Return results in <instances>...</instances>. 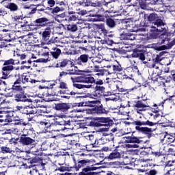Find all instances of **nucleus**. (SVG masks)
Segmentation results:
<instances>
[{"label": "nucleus", "instance_id": "obj_12", "mask_svg": "<svg viewBox=\"0 0 175 175\" xmlns=\"http://www.w3.org/2000/svg\"><path fill=\"white\" fill-rule=\"evenodd\" d=\"M40 35H42L44 40H49L50 39V35H51V29L47 27L44 31L40 32Z\"/></svg>", "mask_w": 175, "mask_h": 175}, {"label": "nucleus", "instance_id": "obj_55", "mask_svg": "<svg viewBox=\"0 0 175 175\" xmlns=\"http://www.w3.org/2000/svg\"><path fill=\"white\" fill-rule=\"evenodd\" d=\"M68 75H77V71L75 70H69L67 71Z\"/></svg>", "mask_w": 175, "mask_h": 175}, {"label": "nucleus", "instance_id": "obj_22", "mask_svg": "<svg viewBox=\"0 0 175 175\" xmlns=\"http://www.w3.org/2000/svg\"><path fill=\"white\" fill-rule=\"evenodd\" d=\"M15 100H16V102H27V100H28V98H27V96H25V95H24V94L23 93H18L16 94V95L15 96Z\"/></svg>", "mask_w": 175, "mask_h": 175}, {"label": "nucleus", "instance_id": "obj_20", "mask_svg": "<svg viewBox=\"0 0 175 175\" xmlns=\"http://www.w3.org/2000/svg\"><path fill=\"white\" fill-rule=\"evenodd\" d=\"M95 94L96 96H102L105 94V87L96 85L95 88Z\"/></svg>", "mask_w": 175, "mask_h": 175}, {"label": "nucleus", "instance_id": "obj_61", "mask_svg": "<svg viewBox=\"0 0 175 175\" xmlns=\"http://www.w3.org/2000/svg\"><path fill=\"white\" fill-rule=\"evenodd\" d=\"M64 76H68V71H63L59 72V77H64Z\"/></svg>", "mask_w": 175, "mask_h": 175}, {"label": "nucleus", "instance_id": "obj_32", "mask_svg": "<svg viewBox=\"0 0 175 175\" xmlns=\"http://www.w3.org/2000/svg\"><path fill=\"white\" fill-rule=\"evenodd\" d=\"M106 24L109 28H114L116 27V21L112 18L107 19Z\"/></svg>", "mask_w": 175, "mask_h": 175}, {"label": "nucleus", "instance_id": "obj_19", "mask_svg": "<svg viewBox=\"0 0 175 175\" xmlns=\"http://www.w3.org/2000/svg\"><path fill=\"white\" fill-rule=\"evenodd\" d=\"M34 113L33 114H42L46 112V107L44 105H38L37 108L33 109Z\"/></svg>", "mask_w": 175, "mask_h": 175}, {"label": "nucleus", "instance_id": "obj_14", "mask_svg": "<svg viewBox=\"0 0 175 175\" xmlns=\"http://www.w3.org/2000/svg\"><path fill=\"white\" fill-rule=\"evenodd\" d=\"M120 39L122 40H135V35L131 33H122L120 34Z\"/></svg>", "mask_w": 175, "mask_h": 175}, {"label": "nucleus", "instance_id": "obj_53", "mask_svg": "<svg viewBox=\"0 0 175 175\" xmlns=\"http://www.w3.org/2000/svg\"><path fill=\"white\" fill-rule=\"evenodd\" d=\"M101 31L104 34L105 38H107V33H109V31H107L105 27H101Z\"/></svg>", "mask_w": 175, "mask_h": 175}, {"label": "nucleus", "instance_id": "obj_64", "mask_svg": "<svg viewBox=\"0 0 175 175\" xmlns=\"http://www.w3.org/2000/svg\"><path fill=\"white\" fill-rule=\"evenodd\" d=\"M8 91H10L9 92H8L5 96L8 97H12L13 96V92H12L11 90H8Z\"/></svg>", "mask_w": 175, "mask_h": 175}, {"label": "nucleus", "instance_id": "obj_13", "mask_svg": "<svg viewBox=\"0 0 175 175\" xmlns=\"http://www.w3.org/2000/svg\"><path fill=\"white\" fill-rule=\"evenodd\" d=\"M95 105H96V101H83L78 103L77 105L78 107H94Z\"/></svg>", "mask_w": 175, "mask_h": 175}, {"label": "nucleus", "instance_id": "obj_1", "mask_svg": "<svg viewBox=\"0 0 175 175\" xmlns=\"http://www.w3.org/2000/svg\"><path fill=\"white\" fill-rule=\"evenodd\" d=\"M71 81L73 83V87H75V88H79V90H81L83 88H92V85H83V84H79V83H85L88 84H94L95 83V79L93 77H71Z\"/></svg>", "mask_w": 175, "mask_h": 175}, {"label": "nucleus", "instance_id": "obj_37", "mask_svg": "<svg viewBox=\"0 0 175 175\" xmlns=\"http://www.w3.org/2000/svg\"><path fill=\"white\" fill-rule=\"evenodd\" d=\"M68 31H70L71 32H76L77 31V25H68L67 26Z\"/></svg>", "mask_w": 175, "mask_h": 175}, {"label": "nucleus", "instance_id": "obj_29", "mask_svg": "<svg viewBox=\"0 0 175 175\" xmlns=\"http://www.w3.org/2000/svg\"><path fill=\"white\" fill-rule=\"evenodd\" d=\"M0 148L2 154H12V152H14L13 150L8 146H1Z\"/></svg>", "mask_w": 175, "mask_h": 175}, {"label": "nucleus", "instance_id": "obj_46", "mask_svg": "<svg viewBox=\"0 0 175 175\" xmlns=\"http://www.w3.org/2000/svg\"><path fill=\"white\" fill-rule=\"evenodd\" d=\"M59 88H61L62 90H68V84L64 81H61L59 83Z\"/></svg>", "mask_w": 175, "mask_h": 175}, {"label": "nucleus", "instance_id": "obj_60", "mask_svg": "<svg viewBox=\"0 0 175 175\" xmlns=\"http://www.w3.org/2000/svg\"><path fill=\"white\" fill-rule=\"evenodd\" d=\"M56 126H57V129L55 130L56 132H59L60 131H64V128H61V124H57Z\"/></svg>", "mask_w": 175, "mask_h": 175}, {"label": "nucleus", "instance_id": "obj_33", "mask_svg": "<svg viewBox=\"0 0 175 175\" xmlns=\"http://www.w3.org/2000/svg\"><path fill=\"white\" fill-rule=\"evenodd\" d=\"M23 129L22 126H17L16 128H12L11 129V132H12V133H14V135H21V130Z\"/></svg>", "mask_w": 175, "mask_h": 175}, {"label": "nucleus", "instance_id": "obj_24", "mask_svg": "<svg viewBox=\"0 0 175 175\" xmlns=\"http://www.w3.org/2000/svg\"><path fill=\"white\" fill-rule=\"evenodd\" d=\"M126 143H130V144H140L141 140L135 136H131L129 138V140H126Z\"/></svg>", "mask_w": 175, "mask_h": 175}, {"label": "nucleus", "instance_id": "obj_52", "mask_svg": "<svg viewBox=\"0 0 175 175\" xmlns=\"http://www.w3.org/2000/svg\"><path fill=\"white\" fill-rule=\"evenodd\" d=\"M47 3L50 8H53L55 5V1L54 0H48Z\"/></svg>", "mask_w": 175, "mask_h": 175}, {"label": "nucleus", "instance_id": "obj_17", "mask_svg": "<svg viewBox=\"0 0 175 175\" xmlns=\"http://www.w3.org/2000/svg\"><path fill=\"white\" fill-rule=\"evenodd\" d=\"M161 136L163 137L164 140L167 142V143H173V142L175 140V138L173 135L166 133H161Z\"/></svg>", "mask_w": 175, "mask_h": 175}, {"label": "nucleus", "instance_id": "obj_7", "mask_svg": "<svg viewBox=\"0 0 175 175\" xmlns=\"http://www.w3.org/2000/svg\"><path fill=\"white\" fill-rule=\"evenodd\" d=\"M16 110L21 111L23 114H33L35 111L29 106H16Z\"/></svg>", "mask_w": 175, "mask_h": 175}, {"label": "nucleus", "instance_id": "obj_21", "mask_svg": "<svg viewBox=\"0 0 175 175\" xmlns=\"http://www.w3.org/2000/svg\"><path fill=\"white\" fill-rule=\"evenodd\" d=\"M87 139L90 141L92 147H98V141H96V138L93 135H89L87 137Z\"/></svg>", "mask_w": 175, "mask_h": 175}, {"label": "nucleus", "instance_id": "obj_9", "mask_svg": "<svg viewBox=\"0 0 175 175\" xmlns=\"http://www.w3.org/2000/svg\"><path fill=\"white\" fill-rule=\"evenodd\" d=\"M1 3L6 9H10V12H17L18 10V5L14 3H8L7 0L2 1Z\"/></svg>", "mask_w": 175, "mask_h": 175}, {"label": "nucleus", "instance_id": "obj_4", "mask_svg": "<svg viewBox=\"0 0 175 175\" xmlns=\"http://www.w3.org/2000/svg\"><path fill=\"white\" fill-rule=\"evenodd\" d=\"M161 27H165V22L162 19L157 18L155 21L152 23L150 28L153 29L154 31H157L159 32H166V29ZM161 28V29H159Z\"/></svg>", "mask_w": 175, "mask_h": 175}, {"label": "nucleus", "instance_id": "obj_47", "mask_svg": "<svg viewBox=\"0 0 175 175\" xmlns=\"http://www.w3.org/2000/svg\"><path fill=\"white\" fill-rule=\"evenodd\" d=\"M127 148H139V144H128L126 145Z\"/></svg>", "mask_w": 175, "mask_h": 175}, {"label": "nucleus", "instance_id": "obj_5", "mask_svg": "<svg viewBox=\"0 0 175 175\" xmlns=\"http://www.w3.org/2000/svg\"><path fill=\"white\" fill-rule=\"evenodd\" d=\"M134 110L137 114H143V111H146V107H148L147 103L144 100H138L133 105Z\"/></svg>", "mask_w": 175, "mask_h": 175}, {"label": "nucleus", "instance_id": "obj_48", "mask_svg": "<svg viewBox=\"0 0 175 175\" xmlns=\"http://www.w3.org/2000/svg\"><path fill=\"white\" fill-rule=\"evenodd\" d=\"M77 20V16L76 15H72L68 16V21H76Z\"/></svg>", "mask_w": 175, "mask_h": 175}, {"label": "nucleus", "instance_id": "obj_38", "mask_svg": "<svg viewBox=\"0 0 175 175\" xmlns=\"http://www.w3.org/2000/svg\"><path fill=\"white\" fill-rule=\"evenodd\" d=\"M137 32V35H139V36H147V31H146L144 28L139 29Z\"/></svg>", "mask_w": 175, "mask_h": 175}, {"label": "nucleus", "instance_id": "obj_30", "mask_svg": "<svg viewBox=\"0 0 175 175\" xmlns=\"http://www.w3.org/2000/svg\"><path fill=\"white\" fill-rule=\"evenodd\" d=\"M92 170V167L88 166L82 170V172L79 173V175H91V172Z\"/></svg>", "mask_w": 175, "mask_h": 175}, {"label": "nucleus", "instance_id": "obj_39", "mask_svg": "<svg viewBox=\"0 0 175 175\" xmlns=\"http://www.w3.org/2000/svg\"><path fill=\"white\" fill-rule=\"evenodd\" d=\"M158 15L157 14H150L148 16V21H155L157 18H159Z\"/></svg>", "mask_w": 175, "mask_h": 175}, {"label": "nucleus", "instance_id": "obj_45", "mask_svg": "<svg viewBox=\"0 0 175 175\" xmlns=\"http://www.w3.org/2000/svg\"><path fill=\"white\" fill-rule=\"evenodd\" d=\"M98 114H107V111L103 109L102 107H100L97 109Z\"/></svg>", "mask_w": 175, "mask_h": 175}, {"label": "nucleus", "instance_id": "obj_35", "mask_svg": "<svg viewBox=\"0 0 175 175\" xmlns=\"http://www.w3.org/2000/svg\"><path fill=\"white\" fill-rule=\"evenodd\" d=\"M113 91H120V92H124V88H121V83H119V85L117 83H113Z\"/></svg>", "mask_w": 175, "mask_h": 175}, {"label": "nucleus", "instance_id": "obj_36", "mask_svg": "<svg viewBox=\"0 0 175 175\" xmlns=\"http://www.w3.org/2000/svg\"><path fill=\"white\" fill-rule=\"evenodd\" d=\"M99 126H107L105 128H100V131L101 132H108L109 131V123H103V124H100Z\"/></svg>", "mask_w": 175, "mask_h": 175}, {"label": "nucleus", "instance_id": "obj_31", "mask_svg": "<svg viewBox=\"0 0 175 175\" xmlns=\"http://www.w3.org/2000/svg\"><path fill=\"white\" fill-rule=\"evenodd\" d=\"M78 61H79V62H82V64L88 62V55H81L78 58Z\"/></svg>", "mask_w": 175, "mask_h": 175}, {"label": "nucleus", "instance_id": "obj_59", "mask_svg": "<svg viewBox=\"0 0 175 175\" xmlns=\"http://www.w3.org/2000/svg\"><path fill=\"white\" fill-rule=\"evenodd\" d=\"M6 14H8V12L3 9H0V16H6Z\"/></svg>", "mask_w": 175, "mask_h": 175}, {"label": "nucleus", "instance_id": "obj_40", "mask_svg": "<svg viewBox=\"0 0 175 175\" xmlns=\"http://www.w3.org/2000/svg\"><path fill=\"white\" fill-rule=\"evenodd\" d=\"M28 132H29V130L28 129H25L22 126L21 136L26 137V136H28Z\"/></svg>", "mask_w": 175, "mask_h": 175}, {"label": "nucleus", "instance_id": "obj_56", "mask_svg": "<svg viewBox=\"0 0 175 175\" xmlns=\"http://www.w3.org/2000/svg\"><path fill=\"white\" fill-rule=\"evenodd\" d=\"M158 173V172L156 170H151L148 174V175H157V174Z\"/></svg>", "mask_w": 175, "mask_h": 175}, {"label": "nucleus", "instance_id": "obj_15", "mask_svg": "<svg viewBox=\"0 0 175 175\" xmlns=\"http://www.w3.org/2000/svg\"><path fill=\"white\" fill-rule=\"evenodd\" d=\"M52 50L53 51L50 52L51 55H52L55 59H58L59 55H61V49L57 47H53Z\"/></svg>", "mask_w": 175, "mask_h": 175}, {"label": "nucleus", "instance_id": "obj_34", "mask_svg": "<svg viewBox=\"0 0 175 175\" xmlns=\"http://www.w3.org/2000/svg\"><path fill=\"white\" fill-rule=\"evenodd\" d=\"M70 61L68 59H64L61 62L57 64V68H65Z\"/></svg>", "mask_w": 175, "mask_h": 175}, {"label": "nucleus", "instance_id": "obj_50", "mask_svg": "<svg viewBox=\"0 0 175 175\" xmlns=\"http://www.w3.org/2000/svg\"><path fill=\"white\" fill-rule=\"evenodd\" d=\"M44 98H50V96H54V94L50 93V92H46L43 94Z\"/></svg>", "mask_w": 175, "mask_h": 175}, {"label": "nucleus", "instance_id": "obj_26", "mask_svg": "<svg viewBox=\"0 0 175 175\" xmlns=\"http://www.w3.org/2000/svg\"><path fill=\"white\" fill-rule=\"evenodd\" d=\"M5 42H2V47H7L8 49H13V47H16V45H14V43H10V42H12L11 40H5Z\"/></svg>", "mask_w": 175, "mask_h": 175}, {"label": "nucleus", "instance_id": "obj_8", "mask_svg": "<svg viewBox=\"0 0 175 175\" xmlns=\"http://www.w3.org/2000/svg\"><path fill=\"white\" fill-rule=\"evenodd\" d=\"M18 79L17 80L19 81V83H23V84H25V83H38V81L35 79H31V77L28 75H18Z\"/></svg>", "mask_w": 175, "mask_h": 175}, {"label": "nucleus", "instance_id": "obj_10", "mask_svg": "<svg viewBox=\"0 0 175 175\" xmlns=\"http://www.w3.org/2000/svg\"><path fill=\"white\" fill-rule=\"evenodd\" d=\"M20 142L24 146H33L36 143L35 139L29 137H21Z\"/></svg>", "mask_w": 175, "mask_h": 175}, {"label": "nucleus", "instance_id": "obj_63", "mask_svg": "<svg viewBox=\"0 0 175 175\" xmlns=\"http://www.w3.org/2000/svg\"><path fill=\"white\" fill-rule=\"evenodd\" d=\"M105 43L106 44H109V46H111V44H113V40H107L105 38Z\"/></svg>", "mask_w": 175, "mask_h": 175}, {"label": "nucleus", "instance_id": "obj_16", "mask_svg": "<svg viewBox=\"0 0 175 175\" xmlns=\"http://www.w3.org/2000/svg\"><path fill=\"white\" fill-rule=\"evenodd\" d=\"M122 154L118 150H113L109 156L108 159L110 161H113L114 159H120L121 158Z\"/></svg>", "mask_w": 175, "mask_h": 175}, {"label": "nucleus", "instance_id": "obj_23", "mask_svg": "<svg viewBox=\"0 0 175 175\" xmlns=\"http://www.w3.org/2000/svg\"><path fill=\"white\" fill-rule=\"evenodd\" d=\"M135 125H148L149 126H153L154 122H150L149 120L147 121H140V120H137L134 122Z\"/></svg>", "mask_w": 175, "mask_h": 175}, {"label": "nucleus", "instance_id": "obj_3", "mask_svg": "<svg viewBox=\"0 0 175 175\" xmlns=\"http://www.w3.org/2000/svg\"><path fill=\"white\" fill-rule=\"evenodd\" d=\"M104 68H107V72L108 75H117L118 79L120 80H124L125 77L122 75L121 73H118V72H122V67L120 64H115V65H107L105 66Z\"/></svg>", "mask_w": 175, "mask_h": 175}, {"label": "nucleus", "instance_id": "obj_18", "mask_svg": "<svg viewBox=\"0 0 175 175\" xmlns=\"http://www.w3.org/2000/svg\"><path fill=\"white\" fill-rule=\"evenodd\" d=\"M56 110H62V111H66V110H69L70 107L69 105L66 103H59L55 105Z\"/></svg>", "mask_w": 175, "mask_h": 175}, {"label": "nucleus", "instance_id": "obj_57", "mask_svg": "<svg viewBox=\"0 0 175 175\" xmlns=\"http://www.w3.org/2000/svg\"><path fill=\"white\" fill-rule=\"evenodd\" d=\"M58 4L59 6H62L60 8H63V10H65V8H66V3H65L64 1H61Z\"/></svg>", "mask_w": 175, "mask_h": 175}, {"label": "nucleus", "instance_id": "obj_25", "mask_svg": "<svg viewBox=\"0 0 175 175\" xmlns=\"http://www.w3.org/2000/svg\"><path fill=\"white\" fill-rule=\"evenodd\" d=\"M87 163H90L89 160H81L78 162V165H76L75 169H77V170H79V169H81V167L87 166Z\"/></svg>", "mask_w": 175, "mask_h": 175}, {"label": "nucleus", "instance_id": "obj_54", "mask_svg": "<svg viewBox=\"0 0 175 175\" xmlns=\"http://www.w3.org/2000/svg\"><path fill=\"white\" fill-rule=\"evenodd\" d=\"M151 68H154V69H159V63H156L154 62V63L151 65Z\"/></svg>", "mask_w": 175, "mask_h": 175}, {"label": "nucleus", "instance_id": "obj_44", "mask_svg": "<svg viewBox=\"0 0 175 175\" xmlns=\"http://www.w3.org/2000/svg\"><path fill=\"white\" fill-rule=\"evenodd\" d=\"M59 12H64V8L55 7L52 10L53 14L59 13Z\"/></svg>", "mask_w": 175, "mask_h": 175}, {"label": "nucleus", "instance_id": "obj_6", "mask_svg": "<svg viewBox=\"0 0 175 175\" xmlns=\"http://www.w3.org/2000/svg\"><path fill=\"white\" fill-rule=\"evenodd\" d=\"M160 42L161 44H163V43L164 44H166V45H164V49L166 50L167 49H170L172 46H174L175 38H174V40L171 42H169V38H167V34L161 33L160 36Z\"/></svg>", "mask_w": 175, "mask_h": 175}, {"label": "nucleus", "instance_id": "obj_58", "mask_svg": "<svg viewBox=\"0 0 175 175\" xmlns=\"http://www.w3.org/2000/svg\"><path fill=\"white\" fill-rule=\"evenodd\" d=\"M161 61H162V59L159 57V55H157V57L154 59V62L156 64H159V62H161Z\"/></svg>", "mask_w": 175, "mask_h": 175}, {"label": "nucleus", "instance_id": "obj_27", "mask_svg": "<svg viewBox=\"0 0 175 175\" xmlns=\"http://www.w3.org/2000/svg\"><path fill=\"white\" fill-rule=\"evenodd\" d=\"M135 129L137 131H140V132H142L143 133H150V132H152V130L148 127H140V126H136Z\"/></svg>", "mask_w": 175, "mask_h": 175}, {"label": "nucleus", "instance_id": "obj_2", "mask_svg": "<svg viewBox=\"0 0 175 175\" xmlns=\"http://www.w3.org/2000/svg\"><path fill=\"white\" fill-rule=\"evenodd\" d=\"M16 65L14 63V59H10L9 60L4 61L3 67L1 68L2 77L3 80H6L10 77V72L14 70V66Z\"/></svg>", "mask_w": 175, "mask_h": 175}, {"label": "nucleus", "instance_id": "obj_49", "mask_svg": "<svg viewBox=\"0 0 175 175\" xmlns=\"http://www.w3.org/2000/svg\"><path fill=\"white\" fill-rule=\"evenodd\" d=\"M17 57L21 59V61H24L25 58H27V55L23 53V54H17Z\"/></svg>", "mask_w": 175, "mask_h": 175}, {"label": "nucleus", "instance_id": "obj_51", "mask_svg": "<svg viewBox=\"0 0 175 175\" xmlns=\"http://www.w3.org/2000/svg\"><path fill=\"white\" fill-rule=\"evenodd\" d=\"M13 21H20V20H23L22 16H14L12 17Z\"/></svg>", "mask_w": 175, "mask_h": 175}, {"label": "nucleus", "instance_id": "obj_43", "mask_svg": "<svg viewBox=\"0 0 175 175\" xmlns=\"http://www.w3.org/2000/svg\"><path fill=\"white\" fill-rule=\"evenodd\" d=\"M39 124L42 126H46V128H49V126H50V122L46 120L40 122Z\"/></svg>", "mask_w": 175, "mask_h": 175}, {"label": "nucleus", "instance_id": "obj_28", "mask_svg": "<svg viewBox=\"0 0 175 175\" xmlns=\"http://www.w3.org/2000/svg\"><path fill=\"white\" fill-rule=\"evenodd\" d=\"M21 82L16 79V81L14 83V85H12V90L14 91H23V88L18 85Z\"/></svg>", "mask_w": 175, "mask_h": 175}, {"label": "nucleus", "instance_id": "obj_11", "mask_svg": "<svg viewBox=\"0 0 175 175\" xmlns=\"http://www.w3.org/2000/svg\"><path fill=\"white\" fill-rule=\"evenodd\" d=\"M131 56L133 58H138L139 59H140L141 61H145L146 59V56L144 55V53H143V51H137L133 52Z\"/></svg>", "mask_w": 175, "mask_h": 175}, {"label": "nucleus", "instance_id": "obj_62", "mask_svg": "<svg viewBox=\"0 0 175 175\" xmlns=\"http://www.w3.org/2000/svg\"><path fill=\"white\" fill-rule=\"evenodd\" d=\"M153 155H154V157H156L157 158H158V157H161L162 153L160 152H153Z\"/></svg>", "mask_w": 175, "mask_h": 175}, {"label": "nucleus", "instance_id": "obj_41", "mask_svg": "<svg viewBox=\"0 0 175 175\" xmlns=\"http://www.w3.org/2000/svg\"><path fill=\"white\" fill-rule=\"evenodd\" d=\"M89 68L88 72H92V70L93 72H100V67H99V66H95L94 67L91 66Z\"/></svg>", "mask_w": 175, "mask_h": 175}, {"label": "nucleus", "instance_id": "obj_42", "mask_svg": "<svg viewBox=\"0 0 175 175\" xmlns=\"http://www.w3.org/2000/svg\"><path fill=\"white\" fill-rule=\"evenodd\" d=\"M47 21H49V19L46 18H40L36 20L35 23L36 24H42V23H47Z\"/></svg>", "mask_w": 175, "mask_h": 175}]
</instances>
